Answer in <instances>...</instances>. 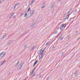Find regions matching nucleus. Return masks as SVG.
Here are the masks:
<instances>
[{"mask_svg":"<svg viewBox=\"0 0 80 80\" xmlns=\"http://www.w3.org/2000/svg\"><path fill=\"white\" fill-rule=\"evenodd\" d=\"M66 27V24H62L60 27V30H64V29H65V28Z\"/></svg>","mask_w":80,"mask_h":80,"instance_id":"nucleus-1","label":"nucleus"},{"mask_svg":"<svg viewBox=\"0 0 80 80\" xmlns=\"http://www.w3.org/2000/svg\"><path fill=\"white\" fill-rule=\"evenodd\" d=\"M5 52H2L0 55V57H1V58L0 59V60H1V59H2V57H4V56H5Z\"/></svg>","mask_w":80,"mask_h":80,"instance_id":"nucleus-2","label":"nucleus"},{"mask_svg":"<svg viewBox=\"0 0 80 80\" xmlns=\"http://www.w3.org/2000/svg\"><path fill=\"white\" fill-rule=\"evenodd\" d=\"M39 52L40 53H41V56H43V53H44V52H43V50H40L39 51Z\"/></svg>","mask_w":80,"mask_h":80,"instance_id":"nucleus-3","label":"nucleus"},{"mask_svg":"<svg viewBox=\"0 0 80 80\" xmlns=\"http://www.w3.org/2000/svg\"><path fill=\"white\" fill-rule=\"evenodd\" d=\"M70 14H68V15L66 16L65 20L68 19V17H69V16H70Z\"/></svg>","mask_w":80,"mask_h":80,"instance_id":"nucleus-4","label":"nucleus"},{"mask_svg":"<svg viewBox=\"0 0 80 80\" xmlns=\"http://www.w3.org/2000/svg\"><path fill=\"white\" fill-rule=\"evenodd\" d=\"M34 12H35V11H32L30 14V15H31L30 17L34 13Z\"/></svg>","mask_w":80,"mask_h":80,"instance_id":"nucleus-5","label":"nucleus"},{"mask_svg":"<svg viewBox=\"0 0 80 80\" xmlns=\"http://www.w3.org/2000/svg\"><path fill=\"white\" fill-rule=\"evenodd\" d=\"M45 3H44L42 5V8H43L44 7H45Z\"/></svg>","mask_w":80,"mask_h":80,"instance_id":"nucleus-6","label":"nucleus"},{"mask_svg":"<svg viewBox=\"0 0 80 80\" xmlns=\"http://www.w3.org/2000/svg\"><path fill=\"white\" fill-rule=\"evenodd\" d=\"M7 35V34H5L3 36V37L2 38V39H3V38H5Z\"/></svg>","mask_w":80,"mask_h":80,"instance_id":"nucleus-7","label":"nucleus"},{"mask_svg":"<svg viewBox=\"0 0 80 80\" xmlns=\"http://www.w3.org/2000/svg\"><path fill=\"white\" fill-rule=\"evenodd\" d=\"M50 44V42H47V43L46 44V45H49Z\"/></svg>","mask_w":80,"mask_h":80,"instance_id":"nucleus-8","label":"nucleus"},{"mask_svg":"<svg viewBox=\"0 0 80 80\" xmlns=\"http://www.w3.org/2000/svg\"><path fill=\"white\" fill-rule=\"evenodd\" d=\"M19 64V61H18V62L15 65V67H17Z\"/></svg>","mask_w":80,"mask_h":80,"instance_id":"nucleus-9","label":"nucleus"},{"mask_svg":"<svg viewBox=\"0 0 80 80\" xmlns=\"http://www.w3.org/2000/svg\"><path fill=\"white\" fill-rule=\"evenodd\" d=\"M34 2V0H32V1L31 2H30L29 3V4H30V3H31V5H32V3H33V2Z\"/></svg>","mask_w":80,"mask_h":80,"instance_id":"nucleus-10","label":"nucleus"},{"mask_svg":"<svg viewBox=\"0 0 80 80\" xmlns=\"http://www.w3.org/2000/svg\"><path fill=\"white\" fill-rule=\"evenodd\" d=\"M77 73V72H76L75 73V74H74V77H77V75L78 74Z\"/></svg>","mask_w":80,"mask_h":80,"instance_id":"nucleus-11","label":"nucleus"},{"mask_svg":"<svg viewBox=\"0 0 80 80\" xmlns=\"http://www.w3.org/2000/svg\"><path fill=\"white\" fill-rule=\"evenodd\" d=\"M34 72V71H32V72H31V73L30 74V75H32V74H33V73Z\"/></svg>","mask_w":80,"mask_h":80,"instance_id":"nucleus-12","label":"nucleus"},{"mask_svg":"<svg viewBox=\"0 0 80 80\" xmlns=\"http://www.w3.org/2000/svg\"><path fill=\"white\" fill-rule=\"evenodd\" d=\"M13 13H12L11 14H10V16H9V17L10 18H12V16H13Z\"/></svg>","mask_w":80,"mask_h":80,"instance_id":"nucleus-13","label":"nucleus"},{"mask_svg":"<svg viewBox=\"0 0 80 80\" xmlns=\"http://www.w3.org/2000/svg\"><path fill=\"white\" fill-rule=\"evenodd\" d=\"M71 37V36H70V35H69L68 36V38L69 39V38H70Z\"/></svg>","mask_w":80,"mask_h":80,"instance_id":"nucleus-14","label":"nucleus"},{"mask_svg":"<svg viewBox=\"0 0 80 80\" xmlns=\"http://www.w3.org/2000/svg\"><path fill=\"white\" fill-rule=\"evenodd\" d=\"M5 62V61H4L3 62H2V63L1 65H2L3 64H4V63Z\"/></svg>","mask_w":80,"mask_h":80,"instance_id":"nucleus-15","label":"nucleus"},{"mask_svg":"<svg viewBox=\"0 0 80 80\" xmlns=\"http://www.w3.org/2000/svg\"><path fill=\"white\" fill-rule=\"evenodd\" d=\"M38 62V60H36L35 62L34 63L35 64H37V62Z\"/></svg>","mask_w":80,"mask_h":80,"instance_id":"nucleus-16","label":"nucleus"},{"mask_svg":"<svg viewBox=\"0 0 80 80\" xmlns=\"http://www.w3.org/2000/svg\"><path fill=\"white\" fill-rule=\"evenodd\" d=\"M27 15H28L27 13H26L24 15V17H27Z\"/></svg>","mask_w":80,"mask_h":80,"instance_id":"nucleus-17","label":"nucleus"},{"mask_svg":"<svg viewBox=\"0 0 80 80\" xmlns=\"http://www.w3.org/2000/svg\"><path fill=\"white\" fill-rule=\"evenodd\" d=\"M73 19H74V18H71L70 19V20H69V22H70V21H71V20H72Z\"/></svg>","mask_w":80,"mask_h":80,"instance_id":"nucleus-18","label":"nucleus"},{"mask_svg":"<svg viewBox=\"0 0 80 80\" xmlns=\"http://www.w3.org/2000/svg\"><path fill=\"white\" fill-rule=\"evenodd\" d=\"M28 12H30L31 10H30V8H29L28 9Z\"/></svg>","mask_w":80,"mask_h":80,"instance_id":"nucleus-19","label":"nucleus"},{"mask_svg":"<svg viewBox=\"0 0 80 80\" xmlns=\"http://www.w3.org/2000/svg\"><path fill=\"white\" fill-rule=\"evenodd\" d=\"M57 32H58V31H56L55 32H54L53 33H54V34H57Z\"/></svg>","mask_w":80,"mask_h":80,"instance_id":"nucleus-20","label":"nucleus"},{"mask_svg":"<svg viewBox=\"0 0 80 80\" xmlns=\"http://www.w3.org/2000/svg\"><path fill=\"white\" fill-rule=\"evenodd\" d=\"M25 50H26V48H27V46L26 45H25L24 47Z\"/></svg>","mask_w":80,"mask_h":80,"instance_id":"nucleus-21","label":"nucleus"},{"mask_svg":"<svg viewBox=\"0 0 80 80\" xmlns=\"http://www.w3.org/2000/svg\"><path fill=\"white\" fill-rule=\"evenodd\" d=\"M35 69H36V67H35L33 69L32 71H33V72H34V71H35Z\"/></svg>","mask_w":80,"mask_h":80,"instance_id":"nucleus-22","label":"nucleus"},{"mask_svg":"<svg viewBox=\"0 0 80 80\" xmlns=\"http://www.w3.org/2000/svg\"><path fill=\"white\" fill-rule=\"evenodd\" d=\"M71 10H72L71 9L69 11V12H68V13H70V12H71Z\"/></svg>","mask_w":80,"mask_h":80,"instance_id":"nucleus-23","label":"nucleus"},{"mask_svg":"<svg viewBox=\"0 0 80 80\" xmlns=\"http://www.w3.org/2000/svg\"><path fill=\"white\" fill-rule=\"evenodd\" d=\"M49 78H50V77H47V78L46 80H49Z\"/></svg>","mask_w":80,"mask_h":80,"instance_id":"nucleus-24","label":"nucleus"},{"mask_svg":"<svg viewBox=\"0 0 80 80\" xmlns=\"http://www.w3.org/2000/svg\"><path fill=\"white\" fill-rule=\"evenodd\" d=\"M22 65H21V67H20L19 68V69H21V68H22Z\"/></svg>","mask_w":80,"mask_h":80,"instance_id":"nucleus-25","label":"nucleus"},{"mask_svg":"<svg viewBox=\"0 0 80 80\" xmlns=\"http://www.w3.org/2000/svg\"><path fill=\"white\" fill-rule=\"evenodd\" d=\"M18 4L17 3V4H16L15 5V6H16V7H17V6H18Z\"/></svg>","mask_w":80,"mask_h":80,"instance_id":"nucleus-26","label":"nucleus"},{"mask_svg":"<svg viewBox=\"0 0 80 80\" xmlns=\"http://www.w3.org/2000/svg\"><path fill=\"white\" fill-rule=\"evenodd\" d=\"M53 7H54V5H52L51 7V8H53Z\"/></svg>","mask_w":80,"mask_h":80,"instance_id":"nucleus-27","label":"nucleus"},{"mask_svg":"<svg viewBox=\"0 0 80 80\" xmlns=\"http://www.w3.org/2000/svg\"><path fill=\"white\" fill-rule=\"evenodd\" d=\"M1 1L2 2H4V0H1Z\"/></svg>","mask_w":80,"mask_h":80,"instance_id":"nucleus-28","label":"nucleus"},{"mask_svg":"<svg viewBox=\"0 0 80 80\" xmlns=\"http://www.w3.org/2000/svg\"><path fill=\"white\" fill-rule=\"evenodd\" d=\"M33 48H34V47H32L31 48V50H33Z\"/></svg>","mask_w":80,"mask_h":80,"instance_id":"nucleus-29","label":"nucleus"},{"mask_svg":"<svg viewBox=\"0 0 80 80\" xmlns=\"http://www.w3.org/2000/svg\"><path fill=\"white\" fill-rule=\"evenodd\" d=\"M35 65H36V64H35V63H34V64L33 65V67H35Z\"/></svg>","mask_w":80,"mask_h":80,"instance_id":"nucleus-30","label":"nucleus"},{"mask_svg":"<svg viewBox=\"0 0 80 80\" xmlns=\"http://www.w3.org/2000/svg\"><path fill=\"white\" fill-rule=\"evenodd\" d=\"M23 15V13H21L20 14V16H22Z\"/></svg>","mask_w":80,"mask_h":80,"instance_id":"nucleus-31","label":"nucleus"},{"mask_svg":"<svg viewBox=\"0 0 80 80\" xmlns=\"http://www.w3.org/2000/svg\"><path fill=\"white\" fill-rule=\"evenodd\" d=\"M63 53H64V52H63L61 53V55H63Z\"/></svg>","mask_w":80,"mask_h":80,"instance_id":"nucleus-32","label":"nucleus"},{"mask_svg":"<svg viewBox=\"0 0 80 80\" xmlns=\"http://www.w3.org/2000/svg\"><path fill=\"white\" fill-rule=\"evenodd\" d=\"M79 39H80V37H79L78 38V40Z\"/></svg>","mask_w":80,"mask_h":80,"instance_id":"nucleus-33","label":"nucleus"},{"mask_svg":"<svg viewBox=\"0 0 80 80\" xmlns=\"http://www.w3.org/2000/svg\"><path fill=\"white\" fill-rule=\"evenodd\" d=\"M33 75H36V73L35 72L34 74H33Z\"/></svg>","mask_w":80,"mask_h":80,"instance_id":"nucleus-34","label":"nucleus"},{"mask_svg":"<svg viewBox=\"0 0 80 80\" xmlns=\"http://www.w3.org/2000/svg\"><path fill=\"white\" fill-rule=\"evenodd\" d=\"M34 61V60H32L30 62V63H32V62H33Z\"/></svg>","mask_w":80,"mask_h":80,"instance_id":"nucleus-35","label":"nucleus"},{"mask_svg":"<svg viewBox=\"0 0 80 80\" xmlns=\"http://www.w3.org/2000/svg\"><path fill=\"white\" fill-rule=\"evenodd\" d=\"M35 77V75H33V76H32V77Z\"/></svg>","mask_w":80,"mask_h":80,"instance_id":"nucleus-36","label":"nucleus"},{"mask_svg":"<svg viewBox=\"0 0 80 80\" xmlns=\"http://www.w3.org/2000/svg\"><path fill=\"white\" fill-rule=\"evenodd\" d=\"M24 65V63H23L21 64L22 65Z\"/></svg>","mask_w":80,"mask_h":80,"instance_id":"nucleus-37","label":"nucleus"},{"mask_svg":"<svg viewBox=\"0 0 80 80\" xmlns=\"http://www.w3.org/2000/svg\"><path fill=\"white\" fill-rule=\"evenodd\" d=\"M63 38H62L61 39V40H62L63 39Z\"/></svg>","mask_w":80,"mask_h":80,"instance_id":"nucleus-38","label":"nucleus"},{"mask_svg":"<svg viewBox=\"0 0 80 80\" xmlns=\"http://www.w3.org/2000/svg\"><path fill=\"white\" fill-rule=\"evenodd\" d=\"M35 24H33V26L34 27V26H35Z\"/></svg>","mask_w":80,"mask_h":80,"instance_id":"nucleus-39","label":"nucleus"},{"mask_svg":"<svg viewBox=\"0 0 80 80\" xmlns=\"http://www.w3.org/2000/svg\"><path fill=\"white\" fill-rule=\"evenodd\" d=\"M14 8H16V6L15 5V6H14Z\"/></svg>","mask_w":80,"mask_h":80,"instance_id":"nucleus-40","label":"nucleus"},{"mask_svg":"<svg viewBox=\"0 0 80 80\" xmlns=\"http://www.w3.org/2000/svg\"><path fill=\"white\" fill-rule=\"evenodd\" d=\"M67 14H68V13H66L65 14V15H67Z\"/></svg>","mask_w":80,"mask_h":80,"instance_id":"nucleus-41","label":"nucleus"},{"mask_svg":"<svg viewBox=\"0 0 80 80\" xmlns=\"http://www.w3.org/2000/svg\"><path fill=\"white\" fill-rule=\"evenodd\" d=\"M13 17L14 18H15V15Z\"/></svg>","mask_w":80,"mask_h":80,"instance_id":"nucleus-42","label":"nucleus"},{"mask_svg":"<svg viewBox=\"0 0 80 80\" xmlns=\"http://www.w3.org/2000/svg\"><path fill=\"white\" fill-rule=\"evenodd\" d=\"M2 2L1 1H0V3H1Z\"/></svg>","mask_w":80,"mask_h":80,"instance_id":"nucleus-43","label":"nucleus"},{"mask_svg":"<svg viewBox=\"0 0 80 80\" xmlns=\"http://www.w3.org/2000/svg\"><path fill=\"white\" fill-rule=\"evenodd\" d=\"M74 21V20H73L71 22V23H73V22Z\"/></svg>","mask_w":80,"mask_h":80,"instance_id":"nucleus-44","label":"nucleus"},{"mask_svg":"<svg viewBox=\"0 0 80 80\" xmlns=\"http://www.w3.org/2000/svg\"><path fill=\"white\" fill-rule=\"evenodd\" d=\"M42 51H43V52H44V51H45V49H44V50Z\"/></svg>","mask_w":80,"mask_h":80,"instance_id":"nucleus-45","label":"nucleus"},{"mask_svg":"<svg viewBox=\"0 0 80 80\" xmlns=\"http://www.w3.org/2000/svg\"><path fill=\"white\" fill-rule=\"evenodd\" d=\"M63 20H65V18H63Z\"/></svg>","mask_w":80,"mask_h":80,"instance_id":"nucleus-46","label":"nucleus"},{"mask_svg":"<svg viewBox=\"0 0 80 80\" xmlns=\"http://www.w3.org/2000/svg\"><path fill=\"white\" fill-rule=\"evenodd\" d=\"M61 0H58V2H60Z\"/></svg>","mask_w":80,"mask_h":80,"instance_id":"nucleus-47","label":"nucleus"},{"mask_svg":"<svg viewBox=\"0 0 80 80\" xmlns=\"http://www.w3.org/2000/svg\"><path fill=\"white\" fill-rule=\"evenodd\" d=\"M77 32H78V31H76V33H77Z\"/></svg>","mask_w":80,"mask_h":80,"instance_id":"nucleus-48","label":"nucleus"},{"mask_svg":"<svg viewBox=\"0 0 80 80\" xmlns=\"http://www.w3.org/2000/svg\"><path fill=\"white\" fill-rule=\"evenodd\" d=\"M47 48V47H45V48H44V49H45V48Z\"/></svg>","mask_w":80,"mask_h":80,"instance_id":"nucleus-49","label":"nucleus"},{"mask_svg":"<svg viewBox=\"0 0 80 80\" xmlns=\"http://www.w3.org/2000/svg\"><path fill=\"white\" fill-rule=\"evenodd\" d=\"M67 28H68V27L67 28V29H67Z\"/></svg>","mask_w":80,"mask_h":80,"instance_id":"nucleus-50","label":"nucleus"},{"mask_svg":"<svg viewBox=\"0 0 80 80\" xmlns=\"http://www.w3.org/2000/svg\"><path fill=\"white\" fill-rule=\"evenodd\" d=\"M9 74H10V73H9Z\"/></svg>","mask_w":80,"mask_h":80,"instance_id":"nucleus-51","label":"nucleus"},{"mask_svg":"<svg viewBox=\"0 0 80 80\" xmlns=\"http://www.w3.org/2000/svg\"><path fill=\"white\" fill-rule=\"evenodd\" d=\"M40 67V66L39 67V68Z\"/></svg>","mask_w":80,"mask_h":80,"instance_id":"nucleus-52","label":"nucleus"}]
</instances>
